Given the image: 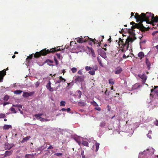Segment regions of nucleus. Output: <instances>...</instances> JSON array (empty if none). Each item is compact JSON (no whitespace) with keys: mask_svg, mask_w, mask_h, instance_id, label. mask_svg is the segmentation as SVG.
<instances>
[{"mask_svg":"<svg viewBox=\"0 0 158 158\" xmlns=\"http://www.w3.org/2000/svg\"><path fill=\"white\" fill-rule=\"evenodd\" d=\"M153 14L149 12H147L146 14L142 13L140 15L136 13L134 18L136 19V22H137L141 21L142 23L143 22L146 21V23L150 24L152 23L151 21L153 19Z\"/></svg>","mask_w":158,"mask_h":158,"instance_id":"1","label":"nucleus"},{"mask_svg":"<svg viewBox=\"0 0 158 158\" xmlns=\"http://www.w3.org/2000/svg\"><path fill=\"white\" fill-rule=\"evenodd\" d=\"M60 50V48H58L57 47L56 48L55 47L46 50V48L44 49L41 50L40 52H36L34 54V56L35 58H37L40 57L41 56H45L48 54L50 53H53L56 52Z\"/></svg>","mask_w":158,"mask_h":158,"instance_id":"2","label":"nucleus"},{"mask_svg":"<svg viewBox=\"0 0 158 158\" xmlns=\"http://www.w3.org/2000/svg\"><path fill=\"white\" fill-rule=\"evenodd\" d=\"M138 23H135L134 22H131L130 23L131 24H132L133 26L131 27V29L133 30L134 29L137 28L139 29L142 31L144 32L149 30V28L148 26L147 27H145L143 25L141 21H139Z\"/></svg>","mask_w":158,"mask_h":158,"instance_id":"3","label":"nucleus"},{"mask_svg":"<svg viewBox=\"0 0 158 158\" xmlns=\"http://www.w3.org/2000/svg\"><path fill=\"white\" fill-rule=\"evenodd\" d=\"M136 38L135 35L133 36V38L132 37H128L126 39L125 43L122 44V46L121 47V51L123 52H125L128 49L129 45L130 44H131L133 41L136 39Z\"/></svg>","mask_w":158,"mask_h":158,"instance_id":"4","label":"nucleus"},{"mask_svg":"<svg viewBox=\"0 0 158 158\" xmlns=\"http://www.w3.org/2000/svg\"><path fill=\"white\" fill-rule=\"evenodd\" d=\"M85 76L83 75L81 76H78L74 79L75 82H81L84 81Z\"/></svg>","mask_w":158,"mask_h":158,"instance_id":"5","label":"nucleus"},{"mask_svg":"<svg viewBox=\"0 0 158 158\" xmlns=\"http://www.w3.org/2000/svg\"><path fill=\"white\" fill-rule=\"evenodd\" d=\"M8 70V68L7 67L6 69L0 71V82L2 81L4 77L6 75V71Z\"/></svg>","mask_w":158,"mask_h":158,"instance_id":"6","label":"nucleus"},{"mask_svg":"<svg viewBox=\"0 0 158 158\" xmlns=\"http://www.w3.org/2000/svg\"><path fill=\"white\" fill-rule=\"evenodd\" d=\"M89 38L88 37H86L85 38V37L84 38L78 37L76 39L77 40V41L78 43H82L87 41L89 40Z\"/></svg>","mask_w":158,"mask_h":158,"instance_id":"7","label":"nucleus"},{"mask_svg":"<svg viewBox=\"0 0 158 158\" xmlns=\"http://www.w3.org/2000/svg\"><path fill=\"white\" fill-rule=\"evenodd\" d=\"M138 76L142 80V82L144 84L147 79V76L144 73L142 74H139Z\"/></svg>","mask_w":158,"mask_h":158,"instance_id":"8","label":"nucleus"},{"mask_svg":"<svg viewBox=\"0 0 158 158\" xmlns=\"http://www.w3.org/2000/svg\"><path fill=\"white\" fill-rule=\"evenodd\" d=\"M51 82L50 81H49L48 82L46 85V88L50 92H52L54 90L53 88L51 87Z\"/></svg>","mask_w":158,"mask_h":158,"instance_id":"9","label":"nucleus"},{"mask_svg":"<svg viewBox=\"0 0 158 158\" xmlns=\"http://www.w3.org/2000/svg\"><path fill=\"white\" fill-rule=\"evenodd\" d=\"M158 21V16H156V17H154V15L153 16V19H152L151 22H152V23H150V24H152L153 26H154L155 25L154 23V22L156 23Z\"/></svg>","mask_w":158,"mask_h":158,"instance_id":"10","label":"nucleus"},{"mask_svg":"<svg viewBox=\"0 0 158 158\" xmlns=\"http://www.w3.org/2000/svg\"><path fill=\"white\" fill-rule=\"evenodd\" d=\"M13 152V151L12 150L10 151H6L4 154V157H5L7 156H10L12 154Z\"/></svg>","mask_w":158,"mask_h":158,"instance_id":"11","label":"nucleus"},{"mask_svg":"<svg viewBox=\"0 0 158 158\" xmlns=\"http://www.w3.org/2000/svg\"><path fill=\"white\" fill-rule=\"evenodd\" d=\"M122 71L123 69L121 67H118L116 68L114 72L115 74H118L120 73Z\"/></svg>","mask_w":158,"mask_h":158,"instance_id":"12","label":"nucleus"},{"mask_svg":"<svg viewBox=\"0 0 158 158\" xmlns=\"http://www.w3.org/2000/svg\"><path fill=\"white\" fill-rule=\"evenodd\" d=\"M13 147V145L12 144H10L8 143H7L5 144V149H8L9 150L12 147Z\"/></svg>","mask_w":158,"mask_h":158,"instance_id":"13","label":"nucleus"},{"mask_svg":"<svg viewBox=\"0 0 158 158\" xmlns=\"http://www.w3.org/2000/svg\"><path fill=\"white\" fill-rule=\"evenodd\" d=\"M138 56L139 57L140 60H141L144 56V53L143 52H139L138 54Z\"/></svg>","mask_w":158,"mask_h":158,"instance_id":"14","label":"nucleus"},{"mask_svg":"<svg viewBox=\"0 0 158 158\" xmlns=\"http://www.w3.org/2000/svg\"><path fill=\"white\" fill-rule=\"evenodd\" d=\"M146 64L147 66L148 69V70L150 69L151 68V63L149 61L148 59L147 58H146Z\"/></svg>","mask_w":158,"mask_h":158,"instance_id":"15","label":"nucleus"},{"mask_svg":"<svg viewBox=\"0 0 158 158\" xmlns=\"http://www.w3.org/2000/svg\"><path fill=\"white\" fill-rule=\"evenodd\" d=\"M43 115V114L39 113L38 114H35L34 116L37 119H39L41 118V116Z\"/></svg>","mask_w":158,"mask_h":158,"instance_id":"16","label":"nucleus"},{"mask_svg":"<svg viewBox=\"0 0 158 158\" xmlns=\"http://www.w3.org/2000/svg\"><path fill=\"white\" fill-rule=\"evenodd\" d=\"M11 128L12 126L10 125H5L3 127V129L5 130H8Z\"/></svg>","mask_w":158,"mask_h":158,"instance_id":"17","label":"nucleus"},{"mask_svg":"<svg viewBox=\"0 0 158 158\" xmlns=\"http://www.w3.org/2000/svg\"><path fill=\"white\" fill-rule=\"evenodd\" d=\"M78 103L79 104L78 105L81 106H84L86 104V103L85 102L82 101L79 102Z\"/></svg>","mask_w":158,"mask_h":158,"instance_id":"18","label":"nucleus"},{"mask_svg":"<svg viewBox=\"0 0 158 158\" xmlns=\"http://www.w3.org/2000/svg\"><path fill=\"white\" fill-rule=\"evenodd\" d=\"M100 144L98 143H96L95 144L96 147V149L95 150V152H97L99 148Z\"/></svg>","mask_w":158,"mask_h":158,"instance_id":"19","label":"nucleus"},{"mask_svg":"<svg viewBox=\"0 0 158 158\" xmlns=\"http://www.w3.org/2000/svg\"><path fill=\"white\" fill-rule=\"evenodd\" d=\"M22 92V91L21 90H18L15 91L14 93L15 94H21Z\"/></svg>","mask_w":158,"mask_h":158,"instance_id":"20","label":"nucleus"},{"mask_svg":"<svg viewBox=\"0 0 158 158\" xmlns=\"http://www.w3.org/2000/svg\"><path fill=\"white\" fill-rule=\"evenodd\" d=\"M97 60H98V61L99 64H100V65L101 66H102L103 64L102 63L101 59L100 58V57L99 56H98V57H97Z\"/></svg>","mask_w":158,"mask_h":158,"instance_id":"21","label":"nucleus"},{"mask_svg":"<svg viewBox=\"0 0 158 158\" xmlns=\"http://www.w3.org/2000/svg\"><path fill=\"white\" fill-rule=\"evenodd\" d=\"M108 81L109 84H110L112 85H114L115 83L114 81H113V79L112 78L109 79L108 80Z\"/></svg>","mask_w":158,"mask_h":158,"instance_id":"22","label":"nucleus"},{"mask_svg":"<svg viewBox=\"0 0 158 158\" xmlns=\"http://www.w3.org/2000/svg\"><path fill=\"white\" fill-rule=\"evenodd\" d=\"M23 96L24 97L27 98L29 96V93L27 92H23Z\"/></svg>","mask_w":158,"mask_h":158,"instance_id":"23","label":"nucleus"},{"mask_svg":"<svg viewBox=\"0 0 158 158\" xmlns=\"http://www.w3.org/2000/svg\"><path fill=\"white\" fill-rule=\"evenodd\" d=\"M71 70L72 72L74 73L76 72L77 71V68L75 67H73L71 69Z\"/></svg>","mask_w":158,"mask_h":158,"instance_id":"24","label":"nucleus"},{"mask_svg":"<svg viewBox=\"0 0 158 158\" xmlns=\"http://www.w3.org/2000/svg\"><path fill=\"white\" fill-rule=\"evenodd\" d=\"M82 143L83 145H84L85 146H88V143L86 141H82Z\"/></svg>","mask_w":158,"mask_h":158,"instance_id":"25","label":"nucleus"},{"mask_svg":"<svg viewBox=\"0 0 158 158\" xmlns=\"http://www.w3.org/2000/svg\"><path fill=\"white\" fill-rule=\"evenodd\" d=\"M30 137L29 136H27L25 138H23V140H22V141H23V142H24L25 141H27L29 139Z\"/></svg>","mask_w":158,"mask_h":158,"instance_id":"26","label":"nucleus"},{"mask_svg":"<svg viewBox=\"0 0 158 158\" xmlns=\"http://www.w3.org/2000/svg\"><path fill=\"white\" fill-rule=\"evenodd\" d=\"M9 98V96L7 95H5L3 98V100L5 101H7Z\"/></svg>","mask_w":158,"mask_h":158,"instance_id":"27","label":"nucleus"},{"mask_svg":"<svg viewBox=\"0 0 158 158\" xmlns=\"http://www.w3.org/2000/svg\"><path fill=\"white\" fill-rule=\"evenodd\" d=\"M33 54H32L31 55H30L29 56L27 57L26 59V60L27 61L28 60L31 59L33 56Z\"/></svg>","mask_w":158,"mask_h":158,"instance_id":"28","label":"nucleus"},{"mask_svg":"<svg viewBox=\"0 0 158 158\" xmlns=\"http://www.w3.org/2000/svg\"><path fill=\"white\" fill-rule=\"evenodd\" d=\"M89 40H90V41H92L94 43V44H95L96 43L98 42V41H96L95 39H92L89 38Z\"/></svg>","mask_w":158,"mask_h":158,"instance_id":"29","label":"nucleus"},{"mask_svg":"<svg viewBox=\"0 0 158 158\" xmlns=\"http://www.w3.org/2000/svg\"><path fill=\"white\" fill-rule=\"evenodd\" d=\"M106 123L105 122H102L101 123L100 126L101 127H104Z\"/></svg>","mask_w":158,"mask_h":158,"instance_id":"30","label":"nucleus"},{"mask_svg":"<svg viewBox=\"0 0 158 158\" xmlns=\"http://www.w3.org/2000/svg\"><path fill=\"white\" fill-rule=\"evenodd\" d=\"M10 110L12 112H13L14 113H16V111L15 110V109L13 107H12L10 108Z\"/></svg>","mask_w":158,"mask_h":158,"instance_id":"31","label":"nucleus"},{"mask_svg":"<svg viewBox=\"0 0 158 158\" xmlns=\"http://www.w3.org/2000/svg\"><path fill=\"white\" fill-rule=\"evenodd\" d=\"M89 73L92 75H94L95 74V72L94 70H93L89 71Z\"/></svg>","mask_w":158,"mask_h":158,"instance_id":"32","label":"nucleus"},{"mask_svg":"<svg viewBox=\"0 0 158 158\" xmlns=\"http://www.w3.org/2000/svg\"><path fill=\"white\" fill-rule=\"evenodd\" d=\"M45 62L47 63L48 64L49 63H52L53 61L49 59H47L46 60Z\"/></svg>","mask_w":158,"mask_h":158,"instance_id":"33","label":"nucleus"},{"mask_svg":"<svg viewBox=\"0 0 158 158\" xmlns=\"http://www.w3.org/2000/svg\"><path fill=\"white\" fill-rule=\"evenodd\" d=\"M91 53L93 57H95L96 56L94 50L93 49H91Z\"/></svg>","mask_w":158,"mask_h":158,"instance_id":"34","label":"nucleus"},{"mask_svg":"<svg viewBox=\"0 0 158 158\" xmlns=\"http://www.w3.org/2000/svg\"><path fill=\"white\" fill-rule=\"evenodd\" d=\"M12 107H18L19 108H22V106L21 105H12Z\"/></svg>","mask_w":158,"mask_h":158,"instance_id":"35","label":"nucleus"},{"mask_svg":"<svg viewBox=\"0 0 158 158\" xmlns=\"http://www.w3.org/2000/svg\"><path fill=\"white\" fill-rule=\"evenodd\" d=\"M62 154L61 153L57 152L54 154V155L57 156H61L62 155Z\"/></svg>","mask_w":158,"mask_h":158,"instance_id":"36","label":"nucleus"},{"mask_svg":"<svg viewBox=\"0 0 158 158\" xmlns=\"http://www.w3.org/2000/svg\"><path fill=\"white\" fill-rule=\"evenodd\" d=\"M65 102L64 101H61L60 102V106H64L65 105Z\"/></svg>","mask_w":158,"mask_h":158,"instance_id":"37","label":"nucleus"},{"mask_svg":"<svg viewBox=\"0 0 158 158\" xmlns=\"http://www.w3.org/2000/svg\"><path fill=\"white\" fill-rule=\"evenodd\" d=\"M54 60L55 62L56 65H57L58 64V61H57L56 57L54 56Z\"/></svg>","mask_w":158,"mask_h":158,"instance_id":"38","label":"nucleus"},{"mask_svg":"<svg viewBox=\"0 0 158 158\" xmlns=\"http://www.w3.org/2000/svg\"><path fill=\"white\" fill-rule=\"evenodd\" d=\"M92 69V68L90 67H89V66H86L85 68V69L86 70V71H89V70H91V69Z\"/></svg>","mask_w":158,"mask_h":158,"instance_id":"39","label":"nucleus"},{"mask_svg":"<svg viewBox=\"0 0 158 158\" xmlns=\"http://www.w3.org/2000/svg\"><path fill=\"white\" fill-rule=\"evenodd\" d=\"M33 156L32 155L27 154L25 156L26 158H32Z\"/></svg>","mask_w":158,"mask_h":158,"instance_id":"40","label":"nucleus"},{"mask_svg":"<svg viewBox=\"0 0 158 158\" xmlns=\"http://www.w3.org/2000/svg\"><path fill=\"white\" fill-rule=\"evenodd\" d=\"M59 79L60 80H62L63 81V82H65L66 81L65 80L64 78H63L61 76H60L59 77Z\"/></svg>","mask_w":158,"mask_h":158,"instance_id":"41","label":"nucleus"},{"mask_svg":"<svg viewBox=\"0 0 158 158\" xmlns=\"http://www.w3.org/2000/svg\"><path fill=\"white\" fill-rule=\"evenodd\" d=\"M6 117L5 115L3 114H0V118H3Z\"/></svg>","mask_w":158,"mask_h":158,"instance_id":"42","label":"nucleus"},{"mask_svg":"<svg viewBox=\"0 0 158 158\" xmlns=\"http://www.w3.org/2000/svg\"><path fill=\"white\" fill-rule=\"evenodd\" d=\"M56 55L58 58L59 59H61L62 57L60 56V53H56Z\"/></svg>","mask_w":158,"mask_h":158,"instance_id":"43","label":"nucleus"},{"mask_svg":"<svg viewBox=\"0 0 158 158\" xmlns=\"http://www.w3.org/2000/svg\"><path fill=\"white\" fill-rule=\"evenodd\" d=\"M78 94H79V95H78V98H80L81 97L82 93L81 91L78 90Z\"/></svg>","mask_w":158,"mask_h":158,"instance_id":"44","label":"nucleus"},{"mask_svg":"<svg viewBox=\"0 0 158 158\" xmlns=\"http://www.w3.org/2000/svg\"><path fill=\"white\" fill-rule=\"evenodd\" d=\"M84 151H82L81 152V155L82 156V158H85V156L84 155Z\"/></svg>","mask_w":158,"mask_h":158,"instance_id":"45","label":"nucleus"},{"mask_svg":"<svg viewBox=\"0 0 158 158\" xmlns=\"http://www.w3.org/2000/svg\"><path fill=\"white\" fill-rule=\"evenodd\" d=\"M35 93L34 91H32L30 92V93H29V96H31L32 95Z\"/></svg>","mask_w":158,"mask_h":158,"instance_id":"46","label":"nucleus"},{"mask_svg":"<svg viewBox=\"0 0 158 158\" xmlns=\"http://www.w3.org/2000/svg\"><path fill=\"white\" fill-rule=\"evenodd\" d=\"M40 85V83L39 82L37 81L35 83V87L37 88L38 87V86L39 85Z\"/></svg>","mask_w":158,"mask_h":158,"instance_id":"47","label":"nucleus"},{"mask_svg":"<svg viewBox=\"0 0 158 158\" xmlns=\"http://www.w3.org/2000/svg\"><path fill=\"white\" fill-rule=\"evenodd\" d=\"M155 95L158 97V91L157 90H155L154 91Z\"/></svg>","mask_w":158,"mask_h":158,"instance_id":"48","label":"nucleus"},{"mask_svg":"<svg viewBox=\"0 0 158 158\" xmlns=\"http://www.w3.org/2000/svg\"><path fill=\"white\" fill-rule=\"evenodd\" d=\"M119 40V42H121V43L122 44H123V43H124L123 41V40H122V39H121V38H119V40Z\"/></svg>","mask_w":158,"mask_h":158,"instance_id":"49","label":"nucleus"},{"mask_svg":"<svg viewBox=\"0 0 158 158\" xmlns=\"http://www.w3.org/2000/svg\"><path fill=\"white\" fill-rule=\"evenodd\" d=\"M154 124L155 125L158 126V120H156L154 122Z\"/></svg>","mask_w":158,"mask_h":158,"instance_id":"50","label":"nucleus"},{"mask_svg":"<svg viewBox=\"0 0 158 158\" xmlns=\"http://www.w3.org/2000/svg\"><path fill=\"white\" fill-rule=\"evenodd\" d=\"M78 74H80V75H82V71L81 70H79L77 72Z\"/></svg>","mask_w":158,"mask_h":158,"instance_id":"51","label":"nucleus"},{"mask_svg":"<svg viewBox=\"0 0 158 158\" xmlns=\"http://www.w3.org/2000/svg\"><path fill=\"white\" fill-rule=\"evenodd\" d=\"M73 81H72V82H70L69 83H67V85H68L67 86H70V85H73Z\"/></svg>","mask_w":158,"mask_h":158,"instance_id":"52","label":"nucleus"},{"mask_svg":"<svg viewBox=\"0 0 158 158\" xmlns=\"http://www.w3.org/2000/svg\"><path fill=\"white\" fill-rule=\"evenodd\" d=\"M92 104H93L94 106H98V105L96 103V102H95L94 101L93 102Z\"/></svg>","mask_w":158,"mask_h":158,"instance_id":"53","label":"nucleus"},{"mask_svg":"<svg viewBox=\"0 0 158 158\" xmlns=\"http://www.w3.org/2000/svg\"><path fill=\"white\" fill-rule=\"evenodd\" d=\"M9 103H10L8 102H5L3 103V105L4 106L6 105L9 104Z\"/></svg>","mask_w":158,"mask_h":158,"instance_id":"54","label":"nucleus"},{"mask_svg":"<svg viewBox=\"0 0 158 158\" xmlns=\"http://www.w3.org/2000/svg\"><path fill=\"white\" fill-rule=\"evenodd\" d=\"M149 133L148 134H147V136L148 138H149L150 139H151V135H149L150 131H149Z\"/></svg>","mask_w":158,"mask_h":158,"instance_id":"55","label":"nucleus"},{"mask_svg":"<svg viewBox=\"0 0 158 158\" xmlns=\"http://www.w3.org/2000/svg\"><path fill=\"white\" fill-rule=\"evenodd\" d=\"M95 109L98 111H100L101 110V109L100 107H96L95 108Z\"/></svg>","mask_w":158,"mask_h":158,"instance_id":"56","label":"nucleus"},{"mask_svg":"<svg viewBox=\"0 0 158 158\" xmlns=\"http://www.w3.org/2000/svg\"><path fill=\"white\" fill-rule=\"evenodd\" d=\"M129 57V56H126V55L125 54H124L123 56V58L124 59H126L127 57Z\"/></svg>","mask_w":158,"mask_h":158,"instance_id":"57","label":"nucleus"},{"mask_svg":"<svg viewBox=\"0 0 158 158\" xmlns=\"http://www.w3.org/2000/svg\"><path fill=\"white\" fill-rule=\"evenodd\" d=\"M107 110L108 111H110V106L109 105H107Z\"/></svg>","mask_w":158,"mask_h":158,"instance_id":"58","label":"nucleus"},{"mask_svg":"<svg viewBox=\"0 0 158 158\" xmlns=\"http://www.w3.org/2000/svg\"><path fill=\"white\" fill-rule=\"evenodd\" d=\"M158 33V31H153V33H152V35H154L155 34H156V33Z\"/></svg>","mask_w":158,"mask_h":158,"instance_id":"59","label":"nucleus"},{"mask_svg":"<svg viewBox=\"0 0 158 158\" xmlns=\"http://www.w3.org/2000/svg\"><path fill=\"white\" fill-rule=\"evenodd\" d=\"M135 13H133V12H131V16L130 17V18H131L132 17L134 16V14Z\"/></svg>","mask_w":158,"mask_h":158,"instance_id":"60","label":"nucleus"},{"mask_svg":"<svg viewBox=\"0 0 158 158\" xmlns=\"http://www.w3.org/2000/svg\"><path fill=\"white\" fill-rule=\"evenodd\" d=\"M53 148V147L51 145H50L48 147V149H52Z\"/></svg>","mask_w":158,"mask_h":158,"instance_id":"61","label":"nucleus"},{"mask_svg":"<svg viewBox=\"0 0 158 158\" xmlns=\"http://www.w3.org/2000/svg\"><path fill=\"white\" fill-rule=\"evenodd\" d=\"M40 120L41 121V122H43L44 121V118H42L41 117V118H40Z\"/></svg>","mask_w":158,"mask_h":158,"instance_id":"62","label":"nucleus"},{"mask_svg":"<svg viewBox=\"0 0 158 158\" xmlns=\"http://www.w3.org/2000/svg\"><path fill=\"white\" fill-rule=\"evenodd\" d=\"M61 82H63V81H62V80H59L58 81H57L56 83H60Z\"/></svg>","mask_w":158,"mask_h":158,"instance_id":"63","label":"nucleus"},{"mask_svg":"<svg viewBox=\"0 0 158 158\" xmlns=\"http://www.w3.org/2000/svg\"><path fill=\"white\" fill-rule=\"evenodd\" d=\"M60 110H61V111H66V109H65V108H62Z\"/></svg>","mask_w":158,"mask_h":158,"instance_id":"64","label":"nucleus"}]
</instances>
